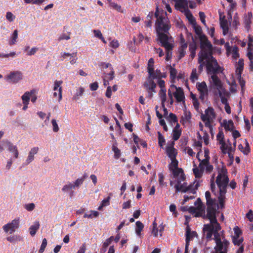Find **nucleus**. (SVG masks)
<instances>
[{
	"label": "nucleus",
	"instance_id": "obj_27",
	"mask_svg": "<svg viewBox=\"0 0 253 253\" xmlns=\"http://www.w3.org/2000/svg\"><path fill=\"white\" fill-rule=\"evenodd\" d=\"M149 76L153 78L154 79H160L166 77V74L165 73H162L160 70L156 69L151 72V74H149Z\"/></svg>",
	"mask_w": 253,
	"mask_h": 253
},
{
	"label": "nucleus",
	"instance_id": "obj_11",
	"mask_svg": "<svg viewBox=\"0 0 253 253\" xmlns=\"http://www.w3.org/2000/svg\"><path fill=\"white\" fill-rule=\"evenodd\" d=\"M159 41L161 43L162 46H164L166 49L167 52L166 60L168 61L171 57V50L173 47V40L172 38H169Z\"/></svg>",
	"mask_w": 253,
	"mask_h": 253
},
{
	"label": "nucleus",
	"instance_id": "obj_2",
	"mask_svg": "<svg viewBox=\"0 0 253 253\" xmlns=\"http://www.w3.org/2000/svg\"><path fill=\"white\" fill-rule=\"evenodd\" d=\"M174 141H169L164 148L167 156L170 160V163L169 165V169L172 174L170 185L174 187L176 192L188 193L189 195L194 194L199 184L198 182L196 184H188L185 182L183 170L178 167V161L176 159L177 150L174 148Z\"/></svg>",
	"mask_w": 253,
	"mask_h": 253
},
{
	"label": "nucleus",
	"instance_id": "obj_43",
	"mask_svg": "<svg viewBox=\"0 0 253 253\" xmlns=\"http://www.w3.org/2000/svg\"><path fill=\"white\" fill-rule=\"evenodd\" d=\"M167 120L171 124V125H176L178 124L177 119L175 115L172 113H170L167 117Z\"/></svg>",
	"mask_w": 253,
	"mask_h": 253
},
{
	"label": "nucleus",
	"instance_id": "obj_54",
	"mask_svg": "<svg viewBox=\"0 0 253 253\" xmlns=\"http://www.w3.org/2000/svg\"><path fill=\"white\" fill-rule=\"evenodd\" d=\"M113 237L111 236L109 238L106 240V241L103 244V250L104 252H105L107 247L110 245L111 242L113 240Z\"/></svg>",
	"mask_w": 253,
	"mask_h": 253
},
{
	"label": "nucleus",
	"instance_id": "obj_7",
	"mask_svg": "<svg viewBox=\"0 0 253 253\" xmlns=\"http://www.w3.org/2000/svg\"><path fill=\"white\" fill-rule=\"evenodd\" d=\"M168 96L170 105H172L174 102L173 96L177 102L184 103L185 102V95L182 88L177 87L174 84L170 85V88L168 90Z\"/></svg>",
	"mask_w": 253,
	"mask_h": 253
},
{
	"label": "nucleus",
	"instance_id": "obj_15",
	"mask_svg": "<svg viewBox=\"0 0 253 253\" xmlns=\"http://www.w3.org/2000/svg\"><path fill=\"white\" fill-rule=\"evenodd\" d=\"M253 14L251 12H248L243 14L242 19V23L245 29L249 31L252 24Z\"/></svg>",
	"mask_w": 253,
	"mask_h": 253
},
{
	"label": "nucleus",
	"instance_id": "obj_28",
	"mask_svg": "<svg viewBox=\"0 0 253 253\" xmlns=\"http://www.w3.org/2000/svg\"><path fill=\"white\" fill-rule=\"evenodd\" d=\"M244 60L240 59L238 62L236 63V74L238 76V78H241L244 69Z\"/></svg>",
	"mask_w": 253,
	"mask_h": 253
},
{
	"label": "nucleus",
	"instance_id": "obj_63",
	"mask_svg": "<svg viewBox=\"0 0 253 253\" xmlns=\"http://www.w3.org/2000/svg\"><path fill=\"white\" fill-rule=\"evenodd\" d=\"M101 66L103 69L109 68L110 71L113 70L111 64L109 63L102 62L101 63Z\"/></svg>",
	"mask_w": 253,
	"mask_h": 253
},
{
	"label": "nucleus",
	"instance_id": "obj_47",
	"mask_svg": "<svg viewBox=\"0 0 253 253\" xmlns=\"http://www.w3.org/2000/svg\"><path fill=\"white\" fill-rule=\"evenodd\" d=\"M158 144L160 147L163 149H164V146L165 144L166 140L164 136L161 134L160 132H158Z\"/></svg>",
	"mask_w": 253,
	"mask_h": 253
},
{
	"label": "nucleus",
	"instance_id": "obj_6",
	"mask_svg": "<svg viewBox=\"0 0 253 253\" xmlns=\"http://www.w3.org/2000/svg\"><path fill=\"white\" fill-rule=\"evenodd\" d=\"M213 84L211 90L215 96L219 97L222 104L225 105L224 108L226 112L230 114L231 108L228 103V99L230 97V93L224 87L220 79L215 77H212Z\"/></svg>",
	"mask_w": 253,
	"mask_h": 253
},
{
	"label": "nucleus",
	"instance_id": "obj_35",
	"mask_svg": "<svg viewBox=\"0 0 253 253\" xmlns=\"http://www.w3.org/2000/svg\"><path fill=\"white\" fill-rule=\"evenodd\" d=\"M39 222L38 221H35L33 225H31L29 228L30 235L32 236H34L36 234L37 231L39 229Z\"/></svg>",
	"mask_w": 253,
	"mask_h": 253
},
{
	"label": "nucleus",
	"instance_id": "obj_58",
	"mask_svg": "<svg viewBox=\"0 0 253 253\" xmlns=\"http://www.w3.org/2000/svg\"><path fill=\"white\" fill-rule=\"evenodd\" d=\"M109 45L113 48H117L119 46V43L117 40H113L110 42Z\"/></svg>",
	"mask_w": 253,
	"mask_h": 253
},
{
	"label": "nucleus",
	"instance_id": "obj_30",
	"mask_svg": "<svg viewBox=\"0 0 253 253\" xmlns=\"http://www.w3.org/2000/svg\"><path fill=\"white\" fill-rule=\"evenodd\" d=\"M73 189H75L74 186L72 184V182H68L67 184L64 185L62 188V191L64 193H69L70 196H72L73 194V192L72 191Z\"/></svg>",
	"mask_w": 253,
	"mask_h": 253
},
{
	"label": "nucleus",
	"instance_id": "obj_33",
	"mask_svg": "<svg viewBox=\"0 0 253 253\" xmlns=\"http://www.w3.org/2000/svg\"><path fill=\"white\" fill-rule=\"evenodd\" d=\"M87 177L86 173H84L83 176L77 179L72 184L74 186V188L79 187L84 182L85 179Z\"/></svg>",
	"mask_w": 253,
	"mask_h": 253
},
{
	"label": "nucleus",
	"instance_id": "obj_34",
	"mask_svg": "<svg viewBox=\"0 0 253 253\" xmlns=\"http://www.w3.org/2000/svg\"><path fill=\"white\" fill-rule=\"evenodd\" d=\"M7 241L12 244H16L18 242L22 240V238L18 235H13L6 238Z\"/></svg>",
	"mask_w": 253,
	"mask_h": 253
},
{
	"label": "nucleus",
	"instance_id": "obj_39",
	"mask_svg": "<svg viewBox=\"0 0 253 253\" xmlns=\"http://www.w3.org/2000/svg\"><path fill=\"white\" fill-rule=\"evenodd\" d=\"M200 74L197 70L196 68H193L192 70L190 76V80L192 83L195 82L196 81L198 80L199 76Z\"/></svg>",
	"mask_w": 253,
	"mask_h": 253
},
{
	"label": "nucleus",
	"instance_id": "obj_56",
	"mask_svg": "<svg viewBox=\"0 0 253 253\" xmlns=\"http://www.w3.org/2000/svg\"><path fill=\"white\" fill-rule=\"evenodd\" d=\"M47 243L46 239L45 238L43 239L42 240V245H41L40 249L39 250L40 253H42L44 252L45 248H46V247L47 246Z\"/></svg>",
	"mask_w": 253,
	"mask_h": 253
},
{
	"label": "nucleus",
	"instance_id": "obj_59",
	"mask_svg": "<svg viewBox=\"0 0 253 253\" xmlns=\"http://www.w3.org/2000/svg\"><path fill=\"white\" fill-rule=\"evenodd\" d=\"M25 209L29 211H32L35 208V205L34 203L27 204L24 205Z\"/></svg>",
	"mask_w": 253,
	"mask_h": 253
},
{
	"label": "nucleus",
	"instance_id": "obj_5",
	"mask_svg": "<svg viewBox=\"0 0 253 253\" xmlns=\"http://www.w3.org/2000/svg\"><path fill=\"white\" fill-rule=\"evenodd\" d=\"M202 152V150H200L196 155V158L199 162L198 166H197L195 164L193 166V172L196 179L201 178L203 176L205 170L206 173H210L213 169L212 165H211L209 162L210 157L209 149H205L204 158L203 159H201L200 158V153Z\"/></svg>",
	"mask_w": 253,
	"mask_h": 253
},
{
	"label": "nucleus",
	"instance_id": "obj_53",
	"mask_svg": "<svg viewBox=\"0 0 253 253\" xmlns=\"http://www.w3.org/2000/svg\"><path fill=\"white\" fill-rule=\"evenodd\" d=\"M233 231L234 234L232 235V237H241L242 232L238 226H236L234 227L233 228Z\"/></svg>",
	"mask_w": 253,
	"mask_h": 253
},
{
	"label": "nucleus",
	"instance_id": "obj_49",
	"mask_svg": "<svg viewBox=\"0 0 253 253\" xmlns=\"http://www.w3.org/2000/svg\"><path fill=\"white\" fill-rule=\"evenodd\" d=\"M216 140L219 144L224 141V135L222 131H219L216 135Z\"/></svg>",
	"mask_w": 253,
	"mask_h": 253
},
{
	"label": "nucleus",
	"instance_id": "obj_18",
	"mask_svg": "<svg viewBox=\"0 0 253 253\" xmlns=\"http://www.w3.org/2000/svg\"><path fill=\"white\" fill-rule=\"evenodd\" d=\"M228 18L229 20L230 25L231 27L236 29L240 26V18L237 13H235L232 17L231 12H229Z\"/></svg>",
	"mask_w": 253,
	"mask_h": 253
},
{
	"label": "nucleus",
	"instance_id": "obj_13",
	"mask_svg": "<svg viewBox=\"0 0 253 253\" xmlns=\"http://www.w3.org/2000/svg\"><path fill=\"white\" fill-rule=\"evenodd\" d=\"M196 88L200 94V99L204 101L208 95V89L206 83L205 82H198L196 84Z\"/></svg>",
	"mask_w": 253,
	"mask_h": 253
},
{
	"label": "nucleus",
	"instance_id": "obj_1",
	"mask_svg": "<svg viewBox=\"0 0 253 253\" xmlns=\"http://www.w3.org/2000/svg\"><path fill=\"white\" fill-rule=\"evenodd\" d=\"M214 174L211 179V190L218 198L219 205L216 203L215 199L211 198V193L206 191L205 197L207 201V217L210 220V224H205L203 227V231L205 234L208 240H211L212 235H214V240L216 246L214 247L215 253H227L229 242L223 236L222 234L219 232L221 229V226L217 222L215 214L217 209L220 207L221 209L224 208L226 200V193L227 187L229 182V178L227 176V169L222 168L219 169L218 175L216 179V183L218 190L217 194L215 191V184L214 183Z\"/></svg>",
	"mask_w": 253,
	"mask_h": 253
},
{
	"label": "nucleus",
	"instance_id": "obj_4",
	"mask_svg": "<svg viewBox=\"0 0 253 253\" xmlns=\"http://www.w3.org/2000/svg\"><path fill=\"white\" fill-rule=\"evenodd\" d=\"M155 15L157 17L155 27L158 40L159 41H162L172 38L171 37H169L167 35L170 28V24L167 16V13L166 12H162L160 13L157 9Z\"/></svg>",
	"mask_w": 253,
	"mask_h": 253
},
{
	"label": "nucleus",
	"instance_id": "obj_42",
	"mask_svg": "<svg viewBox=\"0 0 253 253\" xmlns=\"http://www.w3.org/2000/svg\"><path fill=\"white\" fill-rule=\"evenodd\" d=\"M18 38V31L17 30H15L13 33L11 35L10 39L8 43L10 45H14L17 42V39Z\"/></svg>",
	"mask_w": 253,
	"mask_h": 253
},
{
	"label": "nucleus",
	"instance_id": "obj_62",
	"mask_svg": "<svg viewBox=\"0 0 253 253\" xmlns=\"http://www.w3.org/2000/svg\"><path fill=\"white\" fill-rule=\"evenodd\" d=\"M15 18V16L11 12H7L6 14V18L9 22L13 21Z\"/></svg>",
	"mask_w": 253,
	"mask_h": 253
},
{
	"label": "nucleus",
	"instance_id": "obj_3",
	"mask_svg": "<svg viewBox=\"0 0 253 253\" xmlns=\"http://www.w3.org/2000/svg\"><path fill=\"white\" fill-rule=\"evenodd\" d=\"M212 46L211 42L206 41L203 42L201 45V51L198 54V63L200 65L197 71L201 74L204 66L206 65L208 74L211 75L210 78L211 89H212L213 84L212 77L214 76L219 79L216 74L221 72L220 67L212 56Z\"/></svg>",
	"mask_w": 253,
	"mask_h": 253
},
{
	"label": "nucleus",
	"instance_id": "obj_17",
	"mask_svg": "<svg viewBox=\"0 0 253 253\" xmlns=\"http://www.w3.org/2000/svg\"><path fill=\"white\" fill-rule=\"evenodd\" d=\"M70 57V63L71 65H73L77 62L78 58L77 52L70 53L66 52H62L60 55V60L63 61L67 57Z\"/></svg>",
	"mask_w": 253,
	"mask_h": 253
},
{
	"label": "nucleus",
	"instance_id": "obj_60",
	"mask_svg": "<svg viewBox=\"0 0 253 253\" xmlns=\"http://www.w3.org/2000/svg\"><path fill=\"white\" fill-rule=\"evenodd\" d=\"M114 71H110V72L108 74H106L104 73V75L103 77H107V79L110 81L112 80L114 78Z\"/></svg>",
	"mask_w": 253,
	"mask_h": 253
},
{
	"label": "nucleus",
	"instance_id": "obj_24",
	"mask_svg": "<svg viewBox=\"0 0 253 253\" xmlns=\"http://www.w3.org/2000/svg\"><path fill=\"white\" fill-rule=\"evenodd\" d=\"M187 47V44L185 42L184 40L181 39V45L178 50V59H181L186 54V49Z\"/></svg>",
	"mask_w": 253,
	"mask_h": 253
},
{
	"label": "nucleus",
	"instance_id": "obj_52",
	"mask_svg": "<svg viewBox=\"0 0 253 253\" xmlns=\"http://www.w3.org/2000/svg\"><path fill=\"white\" fill-rule=\"evenodd\" d=\"M144 39V35L141 33H139V34L138 35L137 40H136L135 37L133 38V40L134 41V43L137 45L139 43H141L143 41Z\"/></svg>",
	"mask_w": 253,
	"mask_h": 253
},
{
	"label": "nucleus",
	"instance_id": "obj_51",
	"mask_svg": "<svg viewBox=\"0 0 253 253\" xmlns=\"http://www.w3.org/2000/svg\"><path fill=\"white\" fill-rule=\"evenodd\" d=\"M194 205L196 206V209L199 211H203L204 210L202 201L200 198H198L194 202Z\"/></svg>",
	"mask_w": 253,
	"mask_h": 253
},
{
	"label": "nucleus",
	"instance_id": "obj_57",
	"mask_svg": "<svg viewBox=\"0 0 253 253\" xmlns=\"http://www.w3.org/2000/svg\"><path fill=\"white\" fill-rule=\"evenodd\" d=\"M51 124L52 125L53 127V131L55 132H56L59 131V127L57 122L55 119H52L51 121Z\"/></svg>",
	"mask_w": 253,
	"mask_h": 253
},
{
	"label": "nucleus",
	"instance_id": "obj_36",
	"mask_svg": "<svg viewBox=\"0 0 253 253\" xmlns=\"http://www.w3.org/2000/svg\"><path fill=\"white\" fill-rule=\"evenodd\" d=\"M33 94V92L32 91L25 92L21 96L22 103L29 104L31 97Z\"/></svg>",
	"mask_w": 253,
	"mask_h": 253
},
{
	"label": "nucleus",
	"instance_id": "obj_44",
	"mask_svg": "<svg viewBox=\"0 0 253 253\" xmlns=\"http://www.w3.org/2000/svg\"><path fill=\"white\" fill-rule=\"evenodd\" d=\"M233 244L236 246H241L244 241V238L241 237H232Z\"/></svg>",
	"mask_w": 253,
	"mask_h": 253
},
{
	"label": "nucleus",
	"instance_id": "obj_64",
	"mask_svg": "<svg viewBox=\"0 0 253 253\" xmlns=\"http://www.w3.org/2000/svg\"><path fill=\"white\" fill-rule=\"evenodd\" d=\"M247 56L250 60V66L251 69L253 70V53H249L247 54Z\"/></svg>",
	"mask_w": 253,
	"mask_h": 253
},
{
	"label": "nucleus",
	"instance_id": "obj_55",
	"mask_svg": "<svg viewBox=\"0 0 253 253\" xmlns=\"http://www.w3.org/2000/svg\"><path fill=\"white\" fill-rule=\"evenodd\" d=\"M193 105L196 110L198 111L199 107V103L198 99L193 94L192 95Z\"/></svg>",
	"mask_w": 253,
	"mask_h": 253
},
{
	"label": "nucleus",
	"instance_id": "obj_40",
	"mask_svg": "<svg viewBox=\"0 0 253 253\" xmlns=\"http://www.w3.org/2000/svg\"><path fill=\"white\" fill-rule=\"evenodd\" d=\"M189 49L190 52V57L193 59L196 55V50L197 49V45L195 42H192L190 43Z\"/></svg>",
	"mask_w": 253,
	"mask_h": 253
},
{
	"label": "nucleus",
	"instance_id": "obj_37",
	"mask_svg": "<svg viewBox=\"0 0 253 253\" xmlns=\"http://www.w3.org/2000/svg\"><path fill=\"white\" fill-rule=\"evenodd\" d=\"M169 73H170V79H171V80H172V81L174 80L176 77L178 79L181 78V76L180 75H179L177 76V72L175 68H174L172 66H171L170 65L169 66Z\"/></svg>",
	"mask_w": 253,
	"mask_h": 253
},
{
	"label": "nucleus",
	"instance_id": "obj_31",
	"mask_svg": "<svg viewBox=\"0 0 253 253\" xmlns=\"http://www.w3.org/2000/svg\"><path fill=\"white\" fill-rule=\"evenodd\" d=\"M84 92V88L83 87L80 86L76 89V92L73 95L72 99L74 100L77 101L83 95Z\"/></svg>",
	"mask_w": 253,
	"mask_h": 253
},
{
	"label": "nucleus",
	"instance_id": "obj_46",
	"mask_svg": "<svg viewBox=\"0 0 253 253\" xmlns=\"http://www.w3.org/2000/svg\"><path fill=\"white\" fill-rule=\"evenodd\" d=\"M166 89H161L159 92V95L162 101V104H164L167 100Z\"/></svg>",
	"mask_w": 253,
	"mask_h": 253
},
{
	"label": "nucleus",
	"instance_id": "obj_23",
	"mask_svg": "<svg viewBox=\"0 0 253 253\" xmlns=\"http://www.w3.org/2000/svg\"><path fill=\"white\" fill-rule=\"evenodd\" d=\"M196 233L195 232H191L189 228H186V244H185V253L188 252V248L189 245V242L193 239L196 235Z\"/></svg>",
	"mask_w": 253,
	"mask_h": 253
},
{
	"label": "nucleus",
	"instance_id": "obj_20",
	"mask_svg": "<svg viewBox=\"0 0 253 253\" xmlns=\"http://www.w3.org/2000/svg\"><path fill=\"white\" fill-rule=\"evenodd\" d=\"M152 234L155 237H158L159 235L161 237L162 233L164 230V226L162 224L158 226L157 223L155 220L152 224Z\"/></svg>",
	"mask_w": 253,
	"mask_h": 253
},
{
	"label": "nucleus",
	"instance_id": "obj_22",
	"mask_svg": "<svg viewBox=\"0 0 253 253\" xmlns=\"http://www.w3.org/2000/svg\"><path fill=\"white\" fill-rule=\"evenodd\" d=\"M7 148L8 151L13 154V159L18 158L19 153L17 146L9 141L7 142Z\"/></svg>",
	"mask_w": 253,
	"mask_h": 253
},
{
	"label": "nucleus",
	"instance_id": "obj_14",
	"mask_svg": "<svg viewBox=\"0 0 253 253\" xmlns=\"http://www.w3.org/2000/svg\"><path fill=\"white\" fill-rule=\"evenodd\" d=\"M154 79L151 78L149 76L146 81L144 84V87L146 88L148 92V95L149 97H152L153 96V92L155 93L157 84L153 81Z\"/></svg>",
	"mask_w": 253,
	"mask_h": 253
},
{
	"label": "nucleus",
	"instance_id": "obj_10",
	"mask_svg": "<svg viewBox=\"0 0 253 253\" xmlns=\"http://www.w3.org/2000/svg\"><path fill=\"white\" fill-rule=\"evenodd\" d=\"M23 78V73L19 71L11 72L5 77V80L10 83L16 84L21 81Z\"/></svg>",
	"mask_w": 253,
	"mask_h": 253
},
{
	"label": "nucleus",
	"instance_id": "obj_19",
	"mask_svg": "<svg viewBox=\"0 0 253 253\" xmlns=\"http://www.w3.org/2000/svg\"><path fill=\"white\" fill-rule=\"evenodd\" d=\"M39 150V148L38 147H34L30 149L28 156L24 163L25 166L28 165L34 160L35 156L38 153Z\"/></svg>",
	"mask_w": 253,
	"mask_h": 253
},
{
	"label": "nucleus",
	"instance_id": "obj_21",
	"mask_svg": "<svg viewBox=\"0 0 253 253\" xmlns=\"http://www.w3.org/2000/svg\"><path fill=\"white\" fill-rule=\"evenodd\" d=\"M220 25L222 29L223 34L226 35L229 31V23L228 20L225 18L224 15L220 14Z\"/></svg>",
	"mask_w": 253,
	"mask_h": 253
},
{
	"label": "nucleus",
	"instance_id": "obj_50",
	"mask_svg": "<svg viewBox=\"0 0 253 253\" xmlns=\"http://www.w3.org/2000/svg\"><path fill=\"white\" fill-rule=\"evenodd\" d=\"M154 60L151 58H150L148 63V74H151V72L153 71L154 69Z\"/></svg>",
	"mask_w": 253,
	"mask_h": 253
},
{
	"label": "nucleus",
	"instance_id": "obj_45",
	"mask_svg": "<svg viewBox=\"0 0 253 253\" xmlns=\"http://www.w3.org/2000/svg\"><path fill=\"white\" fill-rule=\"evenodd\" d=\"M144 225L142 222L139 221H136L135 232L137 236L140 235L141 232L142 231Z\"/></svg>",
	"mask_w": 253,
	"mask_h": 253
},
{
	"label": "nucleus",
	"instance_id": "obj_9",
	"mask_svg": "<svg viewBox=\"0 0 253 253\" xmlns=\"http://www.w3.org/2000/svg\"><path fill=\"white\" fill-rule=\"evenodd\" d=\"M20 219L16 217L2 226V229L5 233L12 234L20 227Z\"/></svg>",
	"mask_w": 253,
	"mask_h": 253
},
{
	"label": "nucleus",
	"instance_id": "obj_61",
	"mask_svg": "<svg viewBox=\"0 0 253 253\" xmlns=\"http://www.w3.org/2000/svg\"><path fill=\"white\" fill-rule=\"evenodd\" d=\"M7 142H9L7 140H3L0 143V152H2L5 147H7Z\"/></svg>",
	"mask_w": 253,
	"mask_h": 253
},
{
	"label": "nucleus",
	"instance_id": "obj_26",
	"mask_svg": "<svg viewBox=\"0 0 253 253\" xmlns=\"http://www.w3.org/2000/svg\"><path fill=\"white\" fill-rule=\"evenodd\" d=\"M181 134V130L180 128V126L178 124L174 127L172 130V139L173 141L177 140Z\"/></svg>",
	"mask_w": 253,
	"mask_h": 253
},
{
	"label": "nucleus",
	"instance_id": "obj_12",
	"mask_svg": "<svg viewBox=\"0 0 253 253\" xmlns=\"http://www.w3.org/2000/svg\"><path fill=\"white\" fill-rule=\"evenodd\" d=\"M225 48L228 57L231 56L233 60H237L239 57V48L237 46H230L229 43L226 42Z\"/></svg>",
	"mask_w": 253,
	"mask_h": 253
},
{
	"label": "nucleus",
	"instance_id": "obj_8",
	"mask_svg": "<svg viewBox=\"0 0 253 253\" xmlns=\"http://www.w3.org/2000/svg\"><path fill=\"white\" fill-rule=\"evenodd\" d=\"M201 119L204 122L206 127H208L211 132L212 124L215 119L216 115L212 107H208L205 111L204 114H201Z\"/></svg>",
	"mask_w": 253,
	"mask_h": 253
},
{
	"label": "nucleus",
	"instance_id": "obj_48",
	"mask_svg": "<svg viewBox=\"0 0 253 253\" xmlns=\"http://www.w3.org/2000/svg\"><path fill=\"white\" fill-rule=\"evenodd\" d=\"M223 126L226 130H231L233 129V123L231 120L223 121Z\"/></svg>",
	"mask_w": 253,
	"mask_h": 253
},
{
	"label": "nucleus",
	"instance_id": "obj_25",
	"mask_svg": "<svg viewBox=\"0 0 253 253\" xmlns=\"http://www.w3.org/2000/svg\"><path fill=\"white\" fill-rule=\"evenodd\" d=\"M219 145L220 148L222 152L225 154H226L227 152H229V151H230V150H232V149L234 148L232 146L231 143L229 140H227V142L224 141L219 144Z\"/></svg>",
	"mask_w": 253,
	"mask_h": 253
},
{
	"label": "nucleus",
	"instance_id": "obj_29",
	"mask_svg": "<svg viewBox=\"0 0 253 253\" xmlns=\"http://www.w3.org/2000/svg\"><path fill=\"white\" fill-rule=\"evenodd\" d=\"M194 29L196 34L199 36L201 41L200 45H201V43L203 42H204L205 41H209L205 37V36L202 35V29L200 26H197L195 24H194Z\"/></svg>",
	"mask_w": 253,
	"mask_h": 253
},
{
	"label": "nucleus",
	"instance_id": "obj_38",
	"mask_svg": "<svg viewBox=\"0 0 253 253\" xmlns=\"http://www.w3.org/2000/svg\"><path fill=\"white\" fill-rule=\"evenodd\" d=\"M245 147L242 144L239 145L238 148L244 154L247 155L250 152V146L247 140H245Z\"/></svg>",
	"mask_w": 253,
	"mask_h": 253
},
{
	"label": "nucleus",
	"instance_id": "obj_16",
	"mask_svg": "<svg viewBox=\"0 0 253 253\" xmlns=\"http://www.w3.org/2000/svg\"><path fill=\"white\" fill-rule=\"evenodd\" d=\"M63 84L62 81H55L53 84V96L58 99V101H60L62 98V87L61 85Z\"/></svg>",
	"mask_w": 253,
	"mask_h": 253
},
{
	"label": "nucleus",
	"instance_id": "obj_41",
	"mask_svg": "<svg viewBox=\"0 0 253 253\" xmlns=\"http://www.w3.org/2000/svg\"><path fill=\"white\" fill-rule=\"evenodd\" d=\"M112 149L114 153V158L116 159H118L121 156V152L117 147V142L116 140L114 141V142L112 145Z\"/></svg>",
	"mask_w": 253,
	"mask_h": 253
},
{
	"label": "nucleus",
	"instance_id": "obj_32",
	"mask_svg": "<svg viewBox=\"0 0 253 253\" xmlns=\"http://www.w3.org/2000/svg\"><path fill=\"white\" fill-rule=\"evenodd\" d=\"M191 114L190 112L185 111L183 115L181 116L180 122L183 125H185L187 123L189 122L191 119Z\"/></svg>",
	"mask_w": 253,
	"mask_h": 253
}]
</instances>
